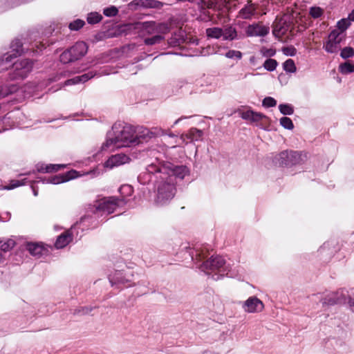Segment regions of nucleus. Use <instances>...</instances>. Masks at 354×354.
<instances>
[{"label": "nucleus", "mask_w": 354, "mask_h": 354, "mask_svg": "<svg viewBox=\"0 0 354 354\" xmlns=\"http://www.w3.org/2000/svg\"><path fill=\"white\" fill-rule=\"evenodd\" d=\"M133 127L129 124L115 123L111 131L107 133L106 140L102 145V151L135 146Z\"/></svg>", "instance_id": "1"}, {"label": "nucleus", "mask_w": 354, "mask_h": 354, "mask_svg": "<svg viewBox=\"0 0 354 354\" xmlns=\"http://www.w3.org/2000/svg\"><path fill=\"white\" fill-rule=\"evenodd\" d=\"M198 19L205 22L213 21L215 12L219 17L226 12L227 2L226 0H203L198 3Z\"/></svg>", "instance_id": "2"}, {"label": "nucleus", "mask_w": 354, "mask_h": 354, "mask_svg": "<svg viewBox=\"0 0 354 354\" xmlns=\"http://www.w3.org/2000/svg\"><path fill=\"white\" fill-rule=\"evenodd\" d=\"M160 181L158 182L155 203L162 206L168 204L174 198L176 193V183L170 177L160 176Z\"/></svg>", "instance_id": "3"}, {"label": "nucleus", "mask_w": 354, "mask_h": 354, "mask_svg": "<svg viewBox=\"0 0 354 354\" xmlns=\"http://www.w3.org/2000/svg\"><path fill=\"white\" fill-rule=\"evenodd\" d=\"M201 270L209 274V271L218 270L220 276L226 275L228 277H234L237 274V271L233 269L230 264H226L225 259L221 256H212L209 260L203 262Z\"/></svg>", "instance_id": "4"}, {"label": "nucleus", "mask_w": 354, "mask_h": 354, "mask_svg": "<svg viewBox=\"0 0 354 354\" xmlns=\"http://www.w3.org/2000/svg\"><path fill=\"white\" fill-rule=\"evenodd\" d=\"M34 62L29 59H23L15 62L12 71L8 73V80L17 81L26 78L33 68Z\"/></svg>", "instance_id": "5"}, {"label": "nucleus", "mask_w": 354, "mask_h": 354, "mask_svg": "<svg viewBox=\"0 0 354 354\" xmlns=\"http://www.w3.org/2000/svg\"><path fill=\"white\" fill-rule=\"evenodd\" d=\"M88 46L84 41H77L71 47L65 50L59 56L62 64L75 62L82 58L87 53Z\"/></svg>", "instance_id": "6"}, {"label": "nucleus", "mask_w": 354, "mask_h": 354, "mask_svg": "<svg viewBox=\"0 0 354 354\" xmlns=\"http://www.w3.org/2000/svg\"><path fill=\"white\" fill-rule=\"evenodd\" d=\"M133 277V272L130 270H115L109 275V280L112 287L129 288L134 286Z\"/></svg>", "instance_id": "7"}, {"label": "nucleus", "mask_w": 354, "mask_h": 354, "mask_svg": "<svg viewBox=\"0 0 354 354\" xmlns=\"http://www.w3.org/2000/svg\"><path fill=\"white\" fill-rule=\"evenodd\" d=\"M162 171H163L164 177L171 176L174 181L175 178L182 180L189 174V169L187 166L175 165L171 162L164 164Z\"/></svg>", "instance_id": "8"}, {"label": "nucleus", "mask_w": 354, "mask_h": 354, "mask_svg": "<svg viewBox=\"0 0 354 354\" xmlns=\"http://www.w3.org/2000/svg\"><path fill=\"white\" fill-rule=\"evenodd\" d=\"M301 160V154L297 151H283L274 158V161L277 164H279L280 166L286 167L299 164Z\"/></svg>", "instance_id": "9"}, {"label": "nucleus", "mask_w": 354, "mask_h": 354, "mask_svg": "<svg viewBox=\"0 0 354 354\" xmlns=\"http://www.w3.org/2000/svg\"><path fill=\"white\" fill-rule=\"evenodd\" d=\"M242 119L255 124L261 129H266V125L269 122L270 119L266 115L260 112H255L252 110H248L241 113Z\"/></svg>", "instance_id": "10"}, {"label": "nucleus", "mask_w": 354, "mask_h": 354, "mask_svg": "<svg viewBox=\"0 0 354 354\" xmlns=\"http://www.w3.org/2000/svg\"><path fill=\"white\" fill-rule=\"evenodd\" d=\"M124 204V202L123 199H119V198L115 196L104 198L100 201L97 209L110 214L113 213L117 207Z\"/></svg>", "instance_id": "11"}, {"label": "nucleus", "mask_w": 354, "mask_h": 354, "mask_svg": "<svg viewBox=\"0 0 354 354\" xmlns=\"http://www.w3.org/2000/svg\"><path fill=\"white\" fill-rule=\"evenodd\" d=\"M342 40L340 32L337 29L332 30L328 37V40L324 44L323 48L328 53H334L340 48V43Z\"/></svg>", "instance_id": "12"}, {"label": "nucleus", "mask_w": 354, "mask_h": 354, "mask_svg": "<svg viewBox=\"0 0 354 354\" xmlns=\"http://www.w3.org/2000/svg\"><path fill=\"white\" fill-rule=\"evenodd\" d=\"M319 299L322 303L323 306H333L335 304L345 301L346 299V295L344 293V290H340L335 292H331L327 295L325 297L322 298L319 294L313 295Z\"/></svg>", "instance_id": "13"}, {"label": "nucleus", "mask_w": 354, "mask_h": 354, "mask_svg": "<svg viewBox=\"0 0 354 354\" xmlns=\"http://www.w3.org/2000/svg\"><path fill=\"white\" fill-rule=\"evenodd\" d=\"M10 48L12 49V54H6L3 56V57L0 60V66L4 62H11L14 57H17L24 53L23 44L19 39H15L12 41ZM5 68H6V67L0 68V71Z\"/></svg>", "instance_id": "14"}, {"label": "nucleus", "mask_w": 354, "mask_h": 354, "mask_svg": "<svg viewBox=\"0 0 354 354\" xmlns=\"http://www.w3.org/2000/svg\"><path fill=\"white\" fill-rule=\"evenodd\" d=\"M75 174L76 171L75 170H71L70 171L66 172L64 174L55 175L53 176L44 178L37 177V179L38 181H41L43 183H51L54 185H57L73 179L74 178H75ZM35 182H37V180H35Z\"/></svg>", "instance_id": "15"}, {"label": "nucleus", "mask_w": 354, "mask_h": 354, "mask_svg": "<svg viewBox=\"0 0 354 354\" xmlns=\"http://www.w3.org/2000/svg\"><path fill=\"white\" fill-rule=\"evenodd\" d=\"M243 310L249 313L261 312L264 308L263 302L255 296L249 297L242 304Z\"/></svg>", "instance_id": "16"}, {"label": "nucleus", "mask_w": 354, "mask_h": 354, "mask_svg": "<svg viewBox=\"0 0 354 354\" xmlns=\"http://www.w3.org/2000/svg\"><path fill=\"white\" fill-rule=\"evenodd\" d=\"M133 140H135V146L144 142H147L149 139L153 136V133L146 127H138L133 128Z\"/></svg>", "instance_id": "17"}, {"label": "nucleus", "mask_w": 354, "mask_h": 354, "mask_svg": "<svg viewBox=\"0 0 354 354\" xmlns=\"http://www.w3.org/2000/svg\"><path fill=\"white\" fill-rule=\"evenodd\" d=\"M143 30L148 34L165 33L169 31V26L166 24H156L154 21L143 23Z\"/></svg>", "instance_id": "18"}, {"label": "nucleus", "mask_w": 354, "mask_h": 354, "mask_svg": "<svg viewBox=\"0 0 354 354\" xmlns=\"http://www.w3.org/2000/svg\"><path fill=\"white\" fill-rule=\"evenodd\" d=\"M245 32L248 37H264L269 33V28L259 24H253L247 27Z\"/></svg>", "instance_id": "19"}, {"label": "nucleus", "mask_w": 354, "mask_h": 354, "mask_svg": "<svg viewBox=\"0 0 354 354\" xmlns=\"http://www.w3.org/2000/svg\"><path fill=\"white\" fill-rule=\"evenodd\" d=\"M26 248L31 255L37 258L46 255L48 252V250L46 248L43 244L37 243H27Z\"/></svg>", "instance_id": "20"}, {"label": "nucleus", "mask_w": 354, "mask_h": 354, "mask_svg": "<svg viewBox=\"0 0 354 354\" xmlns=\"http://www.w3.org/2000/svg\"><path fill=\"white\" fill-rule=\"evenodd\" d=\"M208 249L205 246H196L194 248H189L188 253L191 259L195 263L201 261L207 255Z\"/></svg>", "instance_id": "21"}, {"label": "nucleus", "mask_w": 354, "mask_h": 354, "mask_svg": "<svg viewBox=\"0 0 354 354\" xmlns=\"http://www.w3.org/2000/svg\"><path fill=\"white\" fill-rule=\"evenodd\" d=\"M129 156L124 153H118L112 156L105 162V167L113 168L125 164L129 160Z\"/></svg>", "instance_id": "22"}, {"label": "nucleus", "mask_w": 354, "mask_h": 354, "mask_svg": "<svg viewBox=\"0 0 354 354\" xmlns=\"http://www.w3.org/2000/svg\"><path fill=\"white\" fill-rule=\"evenodd\" d=\"M97 75V73L94 71H89L82 75L75 76L71 79L67 80L64 82L65 86L77 84L79 83H84L91 78Z\"/></svg>", "instance_id": "23"}, {"label": "nucleus", "mask_w": 354, "mask_h": 354, "mask_svg": "<svg viewBox=\"0 0 354 354\" xmlns=\"http://www.w3.org/2000/svg\"><path fill=\"white\" fill-rule=\"evenodd\" d=\"M223 40L225 41H233L237 40L242 38L236 31L235 27L232 25H227L223 28Z\"/></svg>", "instance_id": "24"}, {"label": "nucleus", "mask_w": 354, "mask_h": 354, "mask_svg": "<svg viewBox=\"0 0 354 354\" xmlns=\"http://www.w3.org/2000/svg\"><path fill=\"white\" fill-rule=\"evenodd\" d=\"M257 7L251 1H248L247 4L241 8L239 12V17L245 19H251L256 13Z\"/></svg>", "instance_id": "25"}, {"label": "nucleus", "mask_w": 354, "mask_h": 354, "mask_svg": "<svg viewBox=\"0 0 354 354\" xmlns=\"http://www.w3.org/2000/svg\"><path fill=\"white\" fill-rule=\"evenodd\" d=\"M64 167V165L60 164L44 165L43 163H38L36 165V170L39 173H53Z\"/></svg>", "instance_id": "26"}, {"label": "nucleus", "mask_w": 354, "mask_h": 354, "mask_svg": "<svg viewBox=\"0 0 354 354\" xmlns=\"http://www.w3.org/2000/svg\"><path fill=\"white\" fill-rule=\"evenodd\" d=\"M73 240L72 233L69 230L64 232L59 235L55 243V247L57 249L64 248Z\"/></svg>", "instance_id": "27"}, {"label": "nucleus", "mask_w": 354, "mask_h": 354, "mask_svg": "<svg viewBox=\"0 0 354 354\" xmlns=\"http://www.w3.org/2000/svg\"><path fill=\"white\" fill-rule=\"evenodd\" d=\"M17 90L18 86L15 84H6L0 86V98L15 93Z\"/></svg>", "instance_id": "28"}, {"label": "nucleus", "mask_w": 354, "mask_h": 354, "mask_svg": "<svg viewBox=\"0 0 354 354\" xmlns=\"http://www.w3.org/2000/svg\"><path fill=\"white\" fill-rule=\"evenodd\" d=\"M288 30V26L286 25V22H283L282 21V20H280L279 22L274 24L272 32L275 37H279L285 35Z\"/></svg>", "instance_id": "29"}, {"label": "nucleus", "mask_w": 354, "mask_h": 354, "mask_svg": "<svg viewBox=\"0 0 354 354\" xmlns=\"http://www.w3.org/2000/svg\"><path fill=\"white\" fill-rule=\"evenodd\" d=\"M28 183H32V182L28 180V178H26L10 180L8 185L5 186L4 189H7V190L13 189L19 187L20 186L25 185Z\"/></svg>", "instance_id": "30"}, {"label": "nucleus", "mask_w": 354, "mask_h": 354, "mask_svg": "<svg viewBox=\"0 0 354 354\" xmlns=\"http://www.w3.org/2000/svg\"><path fill=\"white\" fill-rule=\"evenodd\" d=\"M203 133L201 130L196 128H191L185 135L187 139L191 142L198 141L203 137Z\"/></svg>", "instance_id": "31"}, {"label": "nucleus", "mask_w": 354, "mask_h": 354, "mask_svg": "<svg viewBox=\"0 0 354 354\" xmlns=\"http://www.w3.org/2000/svg\"><path fill=\"white\" fill-rule=\"evenodd\" d=\"M15 244V240L12 239L0 238V250L5 252L11 250Z\"/></svg>", "instance_id": "32"}, {"label": "nucleus", "mask_w": 354, "mask_h": 354, "mask_svg": "<svg viewBox=\"0 0 354 354\" xmlns=\"http://www.w3.org/2000/svg\"><path fill=\"white\" fill-rule=\"evenodd\" d=\"M206 35L207 37L214 39H220L223 37V28L218 27L208 28L206 29Z\"/></svg>", "instance_id": "33"}, {"label": "nucleus", "mask_w": 354, "mask_h": 354, "mask_svg": "<svg viewBox=\"0 0 354 354\" xmlns=\"http://www.w3.org/2000/svg\"><path fill=\"white\" fill-rule=\"evenodd\" d=\"M140 2V4L136 3V5H140L144 8H160L163 3L157 0H138Z\"/></svg>", "instance_id": "34"}, {"label": "nucleus", "mask_w": 354, "mask_h": 354, "mask_svg": "<svg viewBox=\"0 0 354 354\" xmlns=\"http://www.w3.org/2000/svg\"><path fill=\"white\" fill-rule=\"evenodd\" d=\"M119 192L122 196L121 199L124 200L125 204L127 203V201H125V198L132 195V194L133 193V188L131 185H123L120 187Z\"/></svg>", "instance_id": "35"}, {"label": "nucleus", "mask_w": 354, "mask_h": 354, "mask_svg": "<svg viewBox=\"0 0 354 354\" xmlns=\"http://www.w3.org/2000/svg\"><path fill=\"white\" fill-rule=\"evenodd\" d=\"M339 71L342 74H349L354 72V62H346L339 65Z\"/></svg>", "instance_id": "36"}, {"label": "nucleus", "mask_w": 354, "mask_h": 354, "mask_svg": "<svg viewBox=\"0 0 354 354\" xmlns=\"http://www.w3.org/2000/svg\"><path fill=\"white\" fill-rule=\"evenodd\" d=\"M165 37L161 35H156L151 37L146 38L144 40L145 44L147 46H152L156 44H160L164 40Z\"/></svg>", "instance_id": "37"}, {"label": "nucleus", "mask_w": 354, "mask_h": 354, "mask_svg": "<svg viewBox=\"0 0 354 354\" xmlns=\"http://www.w3.org/2000/svg\"><path fill=\"white\" fill-rule=\"evenodd\" d=\"M96 307L93 306H80L75 308L73 310V314L74 315H86L89 314Z\"/></svg>", "instance_id": "38"}, {"label": "nucleus", "mask_w": 354, "mask_h": 354, "mask_svg": "<svg viewBox=\"0 0 354 354\" xmlns=\"http://www.w3.org/2000/svg\"><path fill=\"white\" fill-rule=\"evenodd\" d=\"M102 19V16L97 12H92L88 14L87 16V22L89 24H95L97 23H99Z\"/></svg>", "instance_id": "39"}, {"label": "nucleus", "mask_w": 354, "mask_h": 354, "mask_svg": "<svg viewBox=\"0 0 354 354\" xmlns=\"http://www.w3.org/2000/svg\"><path fill=\"white\" fill-rule=\"evenodd\" d=\"M351 26V21L348 18H344L340 19L337 23V30L342 34L349 26Z\"/></svg>", "instance_id": "40"}, {"label": "nucleus", "mask_w": 354, "mask_h": 354, "mask_svg": "<svg viewBox=\"0 0 354 354\" xmlns=\"http://www.w3.org/2000/svg\"><path fill=\"white\" fill-rule=\"evenodd\" d=\"M277 61L271 58L267 59L263 64V68L270 72L274 71L277 68Z\"/></svg>", "instance_id": "41"}, {"label": "nucleus", "mask_w": 354, "mask_h": 354, "mask_svg": "<svg viewBox=\"0 0 354 354\" xmlns=\"http://www.w3.org/2000/svg\"><path fill=\"white\" fill-rule=\"evenodd\" d=\"M281 113L285 115H290L294 113V107L290 104H281L279 105Z\"/></svg>", "instance_id": "42"}, {"label": "nucleus", "mask_w": 354, "mask_h": 354, "mask_svg": "<svg viewBox=\"0 0 354 354\" xmlns=\"http://www.w3.org/2000/svg\"><path fill=\"white\" fill-rule=\"evenodd\" d=\"M283 70L287 73H292L297 71L295 62L292 59H288L285 62H283Z\"/></svg>", "instance_id": "43"}, {"label": "nucleus", "mask_w": 354, "mask_h": 354, "mask_svg": "<svg viewBox=\"0 0 354 354\" xmlns=\"http://www.w3.org/2000/svg\"><path fill=\"white\" fill-rule=\"evenodd\" d=\"M163 167L162 165H157L154 163L151 164L147 167V171L149 173L152 174H160V176L158 177L160 179V176H165L163 171H162V168Z\"/></svg>", "instance_id": "44"}, {"label": "nucleus", "mask_w": 354, "mask_h": 354, "mask_svg": "<svg viewBox=\"0 0 354 354\" xmlns=\"http://www.w3.org/2000/svg\"><path fill=\"white\" fill-rule=\"evenodd\" d=\"M85 24L84 21L77 19L72 22H71L68 25V28L71 30H79L82 28Z\"/></svg>", "instance_id": "45"}, {"label": "nucleus", "mask_w": 354, "mask_h": 354, "mask_svg": "<svg viewBox=\"0 0 354 354\" xmlns=\"http://www.w3.org/2000/svg\"><path fill=\"white\" fill-rule=\"evenodd\" d=\"M309 14L313 18L317 19L322 17L324 10L320 7L313 6L310 8Z\"/></svg>", "instance_id": "46"}, {"label": "nucleus", "mask_w": 354, "mask_h": 354, "mask_svg": "<svg viewBox=\"0 0 354 354\" xmlns=\"http://www.w3.org/2000/svg\"><path fill=\"white\" fill-rule=\"evenodd\" d=\"M280 124L286 129L292 130L294 128V124L292 120L288 117H282L280 119Z\"/></svg>", "instance_id": "47"}, {"label": "nucleus", "mask_w": 354, "mask_h": 354, "mask_svg": "<svg viewBox=\"0 0 354 354\" xmlns=\"http://www.w3.org/2000/svg\"><path fill=\"white\" fill-rule=\"evenodd\" d=\"M225 56L229 59H236L238 60L242 58L243 54L239 50H229L225 54Z\"/></svg>", "instance_id": "48"}, {"label": "nucleus", "mask_w": 354, "mask_h": 354, "mask_svg": "<svg viewBox=\"0 0 354 354\" xmlns=\"http://www.w3.org/2000/svg\"><path fill=\"white\" fill-rule=\"evenodd\" d=\"M354 55V48L352 47H345L344 48L340 53V56L343 59H348Z\"/></svg>", "instance_id": "49"}, {"label": "nucleus", "mask_w": 354, "mask_h": 354, "mask_svg": "<svg viewBox=\"0 0 354 354\" xmlns=\"http://www.w3.org/2000/svg\"><path fill=\"white\" fill-rule=\"evenodd\" d=\"M103 13L106 17H115L118 15V10L115 6H112L104 8Z\"/></svg>", "instance_id": "50"}, {"label": "nucleus", "mask_w": 354, "mask_h": 354, "mask_svg": "<svg viewBox=\"0 0 354 354\" xmlns=\"http://www.w3.org/2000/svg\"><path fill=\"white\" fill-rule=\"evenodd\" d=\"M262 105L266 108L274 107L277 105V101L272 97H266L263 100Z\"/></svg>", "instance_id": "51"}, {"label": "nucleus", "mask_w": 354, "mask_h": 354, "mask_svg": "<svg viewBox=\"0 0 354 354\" xmlns=\"http://www.w3.org/2000/svg\"><path fill=\"white\" fill-rule=\"evenodd\" d=\"M261 53L263 57H272L275 55L276 50L274 48H267L263 47L261 49Z\"/></svg>", "instance_id": "52"}, {"label": "nucleus", "mask_w": 354, "mask_h": 354, "mask_svg": "<svg viewBox=\"0 0 354 354\" xmlns=\"http://www.w3.org/2000/svg\"><path fill=\"white\" fill-rule=\"evenodd\" d=\"M283 53L287 56H295L297 53V50L293 46L285 47L283 48Z\"/></svg>", "instance_id": "53"}, {"label": "nucleus", "mask_w": 354, "mask_h": 354, "mask_svg": "<svg viewBox=\"0 0 354 354\" xmlns=\"http://www.w3.org/2000/svg\"><path fill=\"white\" fill-rule=\"evenodd\" d=\"M348 302L350 306L351 310L354 313V298L351 296H348Z\"/></svg>", "instance_id": "54"}, {"label": "nucleus", "mask_w": 354, "mask_h": 354, "mask_svg": "<svg viewBox=\"0 0 354 354\" xmlns=\"http://www.w3.org/2000/svg\"><path fill=\"white\" fill-rule=\"evenodd\" d=\"M348 18L350 21H354V9L348 14Z\"/></svg>", "instance_id": "55"}, {"label": "nucleus", "mask_w": 354, "mask_h": 354, "mask_svg": "<svg viewBox=\"0 0 354 354\" xmlns=\"http://www.w3.org/2000/svg\"><path fill=\"white\" fill-rule=\"evenodd\" d=\"M35 171L33 170L32 171H28L27 173H24V174H19L18 175V177L19 178H21L22 176H28V175H30L31 174H35Z\"/></svg>", "instance_id": "56"}, {"label": "nucleus", "mask_w": 354, "mask_h": 354, "mask_svg": "<svg viewBox=\"0 0 354 354\" xmlns=\"http://www.w3.org/2000/svg\"><path fill=\"white\" fill-rule=\"evenodd\" d=\"M31 187H32V192H33L34 196H37L38 195V190H37V189H36L35 188V187H34V186H32V185L31 186Z\"/></svg>", "instance_id": "57"}, {"label": "nucleus", "mask_w": 354, "mask_h": 354, "mask_svg": "<svg viewBox=\"0 0 354 354\" xmlns=\"http://www.w3.org/2000/svg\"><path fill=\"white\" fill-rule=\"evenodd\" d=\"M178 1H180V2H185V1H188L189 3H194L196 0H177Z\"/></svg>", "instance_id": "58"}, {"label": "nucleus", "mask_w": 354, "mask_h": 354, "mask_svg": "<svg viewBox=\"0 0 354 354\" xmlns=\"http://www.w3.org/2000/svg\"><path fill=\"white\" fill-rule=\"evenodd\" d=\"M183 118H187V117H181L180 118H178V120H176L174 122V124H178L181 120H183Z\"/></svg>", "instance_id": "59"}, {"label": "nucleus", "mask_w": 354, "mask_h": 354, "mask_svg": "<svg viewBox=\"0 0 354 354\" xmlns=\"http://www.w3.org/2000/svg\"><path fill=\"white\" fill-rule=\"evenodd\" d=\"M349 295L351 296L353 298H354V288L352 289L351 295Z\"/></svg>", "instance_id": "60"}, {"label": "nucleus", "mask_w": 354, "mask_h": 354, "mask_svg": "<svg viewBox=\"0 0 354 354\" xmlns=\"http://www.w3.org/2000/svg\"><path fill=\"white\" fill-rule=\"evenodd\" d=\"M169 136H170V137H174V135L173 133H170V134H169Z\"/></svg>", "instance_id": "61"}, {"label": "nucleus", "mask_w": 354, "mask_h": 354, "mask_svg": "<svg viewBox=\"0 0 354 354\" xmlns=\"http://www.w3.org/2000/svg\"><path fill=\"white\" fill-rule=\"evenodd\" d=\"M220 279V277H219V276H218L215 279H216V280H218V279Z\"/></svg>", "instance_id": "62"}]
</instances>
